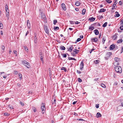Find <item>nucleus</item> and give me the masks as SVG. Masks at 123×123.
Returning <instances> with one entry per match:
<instances>
[{"instance_id": "nucleus-1", "label": "nucleus", "mask_w": 123, "mask_h": 123, "mask_svg": "<svg viewBox=\"0 0 123 123\" xmlns=\"http://www.w3.org/2000/svg\"><path fill=\"white\" fill-rule=\"evenodd\" d=\"M115 71L118 73H120L122 72V69L121 67L116 66L115 67Z\"/></svg>"}, {"instance_id": "nucleus-2", "label": "nucleus", "mask_w": 123, "mask_h": 123, "mask_svg": "<svg viewBox=\"0 0 123 123\" xmlns=\"http://www.w3.org/2000/svg\"><path fill=\"white\" fill-rule=\"evenodd\" d=\"M45 105V104L43 103L41 105V109L42 110V112L43 114L45 113L46 110Z\"/></svg>"}, {"instance_id": "nucleus-3", "label": "nucleus", "mask_w": 123, "mask_h": 123, "mask_svg": "<svg viewBox=\"0 0 123 123\" xmlns=\"http://www.w3.org/2000/svg\"><path fill=\"white\" fill-rule=\"evenodd\" d=\"M111 54L112 53L111 52H107L106 54V57H105V59L106 60H107V59L110 57V56L111 55Z\"/></svg>"}, {"instance_id": "nucleus-4", "label": "nucleus", "mask_w": 123, "mask_h": 123, "mask_svg": "<svg viewBox=\"0 0 123 123\" xmlns=\"http://www.w3.org/2000/svg\"><path fill=\"white\" fill-rule=\"evenodd\" d=\"M44 28L45 32L47 34H49V33L48 28L47 26L46 25H44Z\"/></svg>"}, {"instance_id": "nucleus-5", "label": "nucleus", "mask_w": 123, "mask_h": 123, "mask_svg": "<svg viewBox=\"0 0 123 123\" xmlns=\"http://www.w3.org/2000/svg\"><path fill=\"white\" fill-rule=\"evenodd\" d=\"M84 65V62L83 61H81L80 64V69L82 70L83 69V67Z\"/></svg>"}, {"instance_id": "nucleus-6", "label": "nucleus", "mask_w": 123, "mask_h": 123, "mask_svg": "<svg viewBox=\"0 0 123 123\" xmlns=\"http://www.w3.org/2000/svg\"><path fill=\"white\" fill-rule=\"evenodd\" d=\"M98 40V39L96 38H91L92 42H96Z\"/></svg>"}, {"instance_id": "nucleus-7", "label": "nucleus", "mask_w": 123, "mask_h": 123, "mask_svg": "<svg viewBox=\"0 0 123 123\" xmlns=\"http://www.w3.org/2000/svg\"><path fill=\"white\" fill-rule=\"evenodd\" d=\"M61 7L62 8V9L64 11H66V8L65 7V4L63 3H62L61 5Z\"/></svg>"}, {"instance_id": "nucleus-8", "label": "nucleus", "mask_w": 123, "mask_h": 123, "mask_svg": "<svg viewBox=\"0 0 123 123\" xmlns=\"http://www.w3.org/2000/svg\"><path fill=\"white\" fill-rule=\"evenodd\" d=\"M106 9L104 8H102L100 9V10L98 11V12L99 13H101L102 12H105L106 11Z\"/></svg>"}, {"instance_id": "nucleus-9", "label": "nucleus", "mask_w": 123, "mask_h": 123, "mask_svg": "<svg viewBox=\"0 0 123 123\" xmlns=\"http://www.w3.org/2000/svg\"><path fill=\"white\" fill-rule=\"evenodd\" d=\"M73 46L71 45L70 46L69 48H67L68 51H70V52H72L73 49Z\"/></svg>"}, {"instance_id": "nucleus-10", "label": "nucleus", "mask_w": 123, "mask_h": 123, "mask_svg": "<svg viewBox=\"0 0 123 123\" xmlns=\"http://www.w3.org/2000/svg\"><path fill=\"white\" fill-rule=\"evenodd\" d=\"M27 26L28 28L30 29L31 27V24L29 20H28L27 21Z\"/></svg>"}, {"instance_id": "nucleus-11", "label": "nucleus", "mask_w": 123, "mask_h": 123, "mask_svg": "<svg viewBox=\"0 0 123 123\" xmlns=\"http://www.w3.org/2000/svg\"><path fill=\"white\" fill-rule=\"evenodd\" d=\"M117 34H115V35H113L112 36V38L113 39V40H115L117 37Z\"/></svg>"}, {"instance_id": "nucleus-12", "label": "nucleus", "mask_w": 123, "mask_h": 123, "mask_svg": "<svg viewBox=\"0 0 123 123\" xmlns=\"http://www.w3.org/2000/svg\"><path fill=\"white\" fill-rule=\"evenodd\" d=\"M6 16L7 17V19L8 20L9 19V11H8L6 12Z\"/></svg>"}, {"instance_id": "nucleus-13", "label": "nucleus", "mask_w": 123, "mask_h": 123, "mask_svg": "<svg viewBox=\"0 0 123 123\" xmlns=\"http://www.w3.org/2000/svg\"><path fill=\"white\" fill-rule=\"evenodd\" d=\"M94 32L96 35H97L99 34V32L97 29H95L94 31Z\"/></svg>"}, {"instance_id": "nucleus-14", "label": "nucleus", "mask_w": 123, "mask_h": 123, "mask_svg": "<svg viewBox=\"0 0 123 123\" xmlns=\"http://www.w3.org/2000/svg\"><path fill=\"white\" fill-rule=\"evenodd\" d=\"M115 46L114 44H112L110 45V49L111 50H113L115 48Z\"/></svg>"}, {"instance_id": "nucleus-15", "label": "nucleus", "mask_w": 123, "mask_h": 123, "mask_svg": "<svg viewBox=\"0 0 123 123\" xmlns=\"http://www.w3.org/2000/svg\"><path fill=\"white\" fill-rule=\"evenodd\" d=\"M81 4L80 2L79 1H76L75 3V5L77 6H80Z\"/></svg>"}, {"instance_id": "nucleus-16", "label": "nucleus", "mask_w": 123, "mask_h": 123, "mask_svg": "<svg viewBox=\"0 0 123 123\" xmlns=\"http://www.w3.org/2000/svg\"><path fill=\"white\" fill-rule=\"evenodd\" d=\"M34 43H37V39L36 37V35L34 37Z\"/></svg>"}, {"instance_id": "nucleus-17", "label": "nucleus", "mask_w": 123, "mask_h": 123, "mask_svg": "<svg viewBox=\"0 0 123 123\" xmlns=\"http://www.w3.org/2000/svg\"><path fill=\"white\" fill-rule=\"evenodd\" d=\"M122 42V39H121L118 40L117 41V43H121Z\"/></svg>"}, {"instance_id": "nucleus-18", "label": "nucleus", "mask_w": 123, "mask_h": 123, "mask_svg": "<svg viewBox=\"0 0 123 123\" xmlns=\"http://www.w3.org/2000/svg\"><path fill=\"white\" fill-rule=\"evenodd\" d=\"M22 63L24 65L27 64V63L28 64V62H27L26 61L24 60L22 61Z\"/></svg>"}, {"instance_id": "nucleus-19", "label": "nucleus", "mask_w": 123, "mask_h": 123, "mask_svg": "<svg viewBox=\"0 0 123 123\" xmlns=\"http://www.w3.org/2000/svg\"><path fill=\"white\" fill-rule=\"evenodd\" d=\"M115 13H116V14H115V17H118L120 16V15L119 14L118 12H115Z\"/></svg>"}, {"instance_id": "nucleus-20", "label": "nucleus", "mask_w": 123, "mask_h": 123, "mask_svg": "<svg viewBox=\"0 0 123 123\" xmlns=\"http://www.w3.org/2000/svg\"><path fill=\"white\" fill-rule=\"evenodd\" d=\"M97 117L98 118L101 116V114L99 112H98L97 114Z\"/></svg>"}, {"instance_id": "nucleus-21", "label": "nucleus", "mask_w": 123, "mask_h": 123, "mask_svg": "<svg viewBox=\"0 0 123 123\" xmlns=\"http://www.w3.org/2000/svg\"><path fill=\"white\" fill-rule=\"evenodd\" d=\"M60 49L62 50H64L65 49V47L63 46H61L60 47Z\"/></svg>"}, {"instance_id": "nucleus-22", "label": "nucleus", "mask_w": 123, "mask_h": 123, "mask_svg": "<svg viewBox=\"0 0 123 123\" xmlns=\"http://www.w3.org/2000/svg\"><path fill=\"white\" fill-rule=\"evenodd\" d=\"M4 72H1L0 73L1 75V76H2V77H3L5 79L6 78V76H3V75H2L4 73Z\"/></svg>"}, {"instance_id": "nucleus-23", "label": "nucleus", "mask_w": 123, "mask_h": 123, "mask_svg": "<svg viewBox=\"0 0 123 123\" xmlns=\"http://www.w3.org/2000/svg\"><path fill=\"white\" fill-rule=\"evenodd\" d=\"M89 20H90L91 21H94L95 20V18L92 17L90 18H89Z\"/></svg>"}, {"instance_id": "nucleus-24", "label": "nucleus", "mask_w": 123, "mask_h": 123, "mask_svg": "<svg viewBox=\"0 0 123 123\" xmlns=\"http://www.w3.org/2000/svg\"><path fill=\"white\" fill-rule=\"evenodd\" d=\"M86 11V9H83L82 11V14L84 15L85 14Z\"/></svg>"}, {"instance_id": "nucleus-25", "label": "nucleus", "mask_w": 123, "mask_h": 123, "mask_svg": "<svg viewBox=\"0 0 123 123\" xmlns=\"http://www.w3.org/2000/svg\"><path fill=\"white\" fill-rule=\"evenodd\" d=\"M29 64L28 63V64L27 63V64H26L25 65H24L27 68H29L30 67V66Z\"/></svg>"}, {"instance_id": "nucleus-26", "label": "nucleus", "mask_w": 123, "mask_h": 123, "mask_svg": "<svg viewBox=\"0 0 123 123\" xmlns=\"http://www.w3.org/2000/svg\"><path fill=\"white\" fill-rule=\"evenodd\" d=\"M117 7L116 6V5H115L113 4L112 6V9H116L117 8Z\"/></svg>"}, {"instance_id": "nucleus-27", "label": "nucleus", "mask_w": 123, "mask_h": 123, "mask_svg": "<svg viewBox=\"0 0 123 123\" xmlns=\"http://www.w3.org/2000/svg\"><path fill=\"white\" fill-rule=\"evenodd\" d=\"M18 75L19 76V78L20 79V80H22V75L21 74L19 73L18 74Z\"/></svg>"}, {"instance_id": "nucleus-28", "label": "nucleus", "mask_w": 123, "mask_h": 123, "mask_svg": "<svg viewBox=\"0 0 123 123\" xmlns=\"http://www.w3.org/2000/svg\"><path fill=\"white\" fill-rule=\"evenodd\" d=\"M5 11H9L8 9V7L7 5H6L5 6Z\"/></svg>"}, {"instance_id": "nucleus-29", "label": "nucleus", "mask_w": 123, "mask_h": 123, "mask_svg": "<svg viewBox=\"0 0 123 123\" xmlns=\"http://www.w3.org/2000/svg\"><path fill=\"white\" fill-rule=\"evenodd\" d=\"M68 59L69 60H74L75 61H76V60L75 58L72 57H69Z\"/></svg>"}, {"instance_id": "nucleus-30", "label": "nucleus", "mask_w": 123, "mask_h": 123, "mask_svg": "<svg viewBox=\"0 0 123 123\" xmlns=\"http://www.w3.org/2000/svg\"><path fill=\"white\" fill-rule=\"evenodd\" d=\"M74 51V52H75V54H77L78 53L79 50L76 49H75Z\"/></svg>"}, {"instance_id": "nucleus-31", "label": "nucleus", "mask_w": 123, "mask_h": 123, "mask_svg": "<svg viewBox=\"0 0 123 123\" xmlns=\"http://www.w3.org/2000/svg\"><path fill=\"white\" fill-rule=\"evenodd\" d=\"M107 24V22L105 23L103 25V27H106Z\"/></svg>"}, {"instance_id": "nucleus-32", "label": "nucleus", "mask_w": 123, "mask_h": 123, "mask_svg": "<svg viewBox=\"0 0 123 123\" xmlns=\"http://www.w3.org/2000/svg\"><path fill=\"white\" fill-rule=\"evenodd\" d=\"M94 29V28L93 26H89V29L91 31L93 30Z\"/></svg>"}, {"instance_id": "nucleus-33", "label": "nucleus", "mask_w": 123, "mask_h": 123, "mask_svg": "<svg viewBox=\"0 0 123 123\" xmlns=\"http://www.w3.org/2000/svg\"><path fill=\"white\" fill-rule=\"evenodd\" d=\"M115 62H118L119 61L120 59L117 58H115L114 59Z\"/></svg>"}, {"instance_id": "nucleus-34", "label": "nucleus", "mask_w": 123, "mask_h": 123, "mask_svg": "<svg viewBox=\"0 0 123 123\" xmlns=\"http://www.w3.org/2000/svg\"><path fill=\"white\" fill-rule=\"evenodd\" d=\"M101 86L104 88H105L106 87V86L103 83H102L101 85Z\"/></svg>"}, {"instance_id": "nucleus-35", "label": "nucleus", "mask_w": 123, "mask_h": 123, "mask_svg": "<svg viewBox=\"0 0 123 123\" xmlns=\"http://www.w3.org/2000/svg\"><path fill=\"white\" fill-rule=\"evenodd\" d=\"M3 24L1 23H0V28L1 29H2L3 28Z\"/></svg>"}, {"instance_id": "nucleus-36", "label": "nucleus", "mask_w": 123, "mask_h": 123, "mask_svg": "<svg viewBox=\"0 0 123 123\" xmlns=\"http://www.w3.org/2000/svg\"><path fill=\"white\" fill-rule=\"evenodd\" d=\"M106 2L109 4H110L112 2V1L110 0H106Z\"/></svg>"}, {"instance_id": "nucleus-37", "label": "nucleus", "mask_w": 123, "mask_h": 123, "mask_svg": "<svg viewBox=\"0 0 123 123\" xmlns=\"http://www.w3.org/2000/svg\"><path fill=\"white\" fill-rule=\"evenodd\" d=\"M62 55L63 56V57H65L66 58L67 57V55L66 54H64V53H63L62 54Z\"/></svg>"}, {"instance_id": "nucleus-38", "label": "nucleus", "mask_w": 123, "mask_h": 123, "mask_svg": "<svg viewBox=\"0 0 123 123\" xmlns=\"http://www.w3.org/2000/svg\"><path fill=\"white\" fill-rule=\"evenodd\" d=\"M105 38H103V40L102 41V43L103 44H104L105 43Z\"/></svg>"}, {"instance_id": "nucleus-39", "label": "nucleus", "mask_w": 123, "mask_h": 123, "mask_svg": "<svg viewBox=\"0 0 123 123\" xmlns=\"http://www.w3.org/2000/svg\"><path fill=\"white\" fill-rule=\"evenodd\" d=\"M69 22L71 24H74L75 23V22L73 21H70Z\"/></svg>"}, {"instance_id": "nucleus-40", "label": "nucleus", "mask_w": 123, "mask_h": 123, "mask_svg": "<svg viewBox=\"0 0 123 123\" xmlns=\"http://www.w3.org/2000/svg\"><path fill=\"white\" fill-rule=\"evenodd\" d=\"M61 69L62 70H64L65 72L66 71V68L65 67H62L61 68Z\"/></svg>"}, {"instance_id": "nucleus-41", "label": "nucleus", "mask_w": 123, "mask_h": 123, "mask_svg": "<svg viewBox=\"0 0 123 123\" xmlns=\"http://www.w3.org/2000/svg\"><path fill=\"white\" fill-rule=\"evenodd\" d=\"M54 28L55 30H56L59 29V27H54Z\"/></svg>"}, {"instance_id": "nucleus-42", "label": "nucleus", "mask_w": 123, "mask_h": 123, "mask_svg": "<svg viewBox=\"0 0 123 123\" xmlns=\"http://www.w3.org/2000/svg\"><path fill=\"white\" fill-rule=\"evenodd\" d=\"M13 52L14 54H15L16 56L17 55V52L16 50H14L13 51Z\"/></svg>"}, {"instance_id": "nucleus-43", "label": "nucleus", "mask_w": 123, "mask_h": 123, "mask_svg": "<svg viewBox=\"0 0 123 123\" xmlns=\"http://www.w3.org/2000/svg\"><path fill=\"white\" fill-rule=\"evenodd\" d=\"M94 63L96 64H97L99 63V61L98 60H96L94 61Z\"/></svg>"}, {"instance_id": "nucleus-44", "label": "nucleus", "mask_w": 123, "mask_h": 123, "mask_svg": "<svg viewBox=\"0 0 123 123\" xmlns=\"http://www.w3.org/2000/svg\"><path fill=\"white\" fill-rule=\"evenodd\" d=\"M57 20H54L53 21V23H54V25H55L56 24V23H57Z\"/></svg>"}, {"instance_id": "nucleus-45", "label": "nucleus", "mask_w": 123, "mask_h": 123, "mask_svg": "<svg viewBox=\"0 0 123 123\" xmlns=\"http://www.w3.org/2000/svg\"><path fill=\"white\" fill-rule=\"evenodd\" d=\"M78 81L80 82H81L82 81V80L80 78H78Z\"/></svg>"}, {"instance_id": "nucleus-46", "label": "nucleus", "mask_w": 123, "mask_h": 123, "mask_svg": "<svg viewBox=\"0 0 123 123\" xmlns=\"http://www.w3.org/2000/svg\"><path fill=\"white\" fill-rule=\"evenodd\" d=\"M40 59L43 62V56H41L40 57Z\"/></svg>"}, {"instance_id": "nucleus-47", "label": "nucleus", "mask_w": 123, "mask_h": 123, "mask_svg": "<svg viewBox=\"0 0 123 123\" xmlns=\"http://www.w3.org/2000/svg\"><path fill=\"white\" fill-rule=\"evenodd\" d=\"M1 49L3 50V51L5 49V47L3 45H2L1 47Z\"/></svg>"}, {"instance_id": "nucleus-48", "label": "nucleus", "mask_w": 123, "mask_h": 123, "mask_svg": "<svg viewBox=\"0 0 123 123\" xmlns=\"http://www.w3.org/2000/svg\"><path fill=\"white\" fill-rule=\"evenodd\" d=\"M24 47L26 51H27L28 50V48L27 46H24Z\"/></svg>"}, {"instance_id": "nucleus-49", "label": "nucleus", "mask_w": 123, "mask_h": 123, "mask_svg": "<svg viewBox=\"0 0 123 123\" xmlns=\"http://www.w3.org/2000/svg\"><path fill=\"white\" fill-rule=\"evenodd\" d=\"M119 63H118V62H115L114 63V65L116 66V64H117V65H119Z\"/></svg>"}, {"instance_id": "nucleus-50", "label": "nucleus", "mask_w": 123, "mask_h": 123, "mask_svg": "<svg viewBox=\"0 0 123 123\" xmlns=\"http://www.w3.org/2000/svg\"><path fill=\"white\" fill-rule=\"evenodd\" d=\"M103 18V17L102 16H99V19L100 20L102 18Z\"/></svg>"}, {"instance_id": "nucleus-51", "label": "nucleus", "mask_w": 123, "mask_h": 123, "mask_svg": "<svg viewBox=\"0 0 123 123\" xmlns=\"http://www.w3.org/2000/svg\"><path fill=\"white\" fill-rule=\"evenodd\" d=\"M121 25H123V19H122V20L121 21Z\"/></svg>"}, {"instance_id": "nucleus-52", "label": "nucleus", "mask_w": 123, "mask_h": 123, "mask_svg": "<svg viewBox=\"0 0 123 123\" xmlns=\"http://www.w3.org/2000/svg\"><path fill=\"white\" fill-rule=\"evenodd\" d=\"M121 25L120 27V29L121 30H123V25Z\"/></svg>"}, {"instance_id": "nucleus-53", "label": "nucleus", "mask_w": 123, "mask_h": 123, "mask_svg": "<svg viewBox=\"0 0 123 123\" xmlns=\"http://www.w3.org/2000/svg\"><path fill=\"white\" fill-rule=\"evenodd\" d=\"M8 107L11 109H13V108L12 107V106L10 105H8Z\"/></svg>"}, {"instance_id": "nucleus-54", "label": "nucleus", "mask_w": 123, "mask_h": 123, "mask_svg": "<svg viewBox=\"0 0 123 123\" xmlns=\"http://www.w3.org/2000/svg\"><path fill=\"white\" fill-rule=\"evenodd\" d=\"M80 23V22H79L78 21L75 22L74 23V24H78Z\"/></svg>"}, {"instance_id": "nucleus-55", "label": "nucleus", "mask_w": 123, "mask_h": 123, "mask_svg": "<svg viewBox=\"0 0 123 123\" xmlns=\"http://www.w3.org/2000/svg\"><path fill=\"white\" fill-rule=\"evenodd\" d=\"M18 73V72L16 71H14V74H17Z\"/></svg>"}, {"instance_id": "nucleus-56", "label": "nucleus", "mask_w": 123, "mask_h": 123, "mask_svg": "<svg viewBox=\"0 0 123 123\" xmlns=\"http://www.w3.org/2000/svg\"><path fill=\"white\" fill-rule=\"evenodd\" d=\"M94 49H91V50H90L89 51V52H90V53H91L92 52V51H93L94 50Z\"/></svg>"}, {"instance_id": "nucleus-57", "label": "nucleus", "mask_w": 123, "mask_h": 123, "mask_svg": "<svg viewBox=\"0 0 123 123\" xmlns=\"http://www.w3.org/2000/svg\"><path fill=\"white\" fill-rule=\"evenodd\" d=\"M81 40V39L80 38H79L77 39L76 41L77 42H79V41H80Z\"/></svg>"}, {"instance_id": "nucleus-58", "label": "nucleus", "mask_w": 123, "mask_h": 123, "mask_svg": "<svg viewBox=\"0 0 123 123\" xmlns=\"http://www.w3.org/2000/svg\"><path fill=\"white\" fill-rule=\"evenodd\" d=\"M4 115H5L8 116L9 115V114L7 113H4Z\"/></svg>"}, {"instance_id": "nucleus-59", "label": "nucleus", "mask_w": 123, "mask_h": 123, "mask_svg": "<svg viewBox=\"0 0 123 123\" xmlns=\"http://www.w3.org/2000/svg\"><path fill=\"white\" fill-rule=\"evenodd\" d=\"M96 107L97 108H98L99 107V104H96Z\"/></svg>"}, {"instance_id": "nucleus-60", "label": "nucleus", "mask_w": 123, "mask_h": 123, "mask_svg": "<svg viewBox=\"0 0 123 123\" xmlns=\"http://www.w3.org/2000/svg\"><path fill=\"white\" fill-rule=\"evenodd\" d=\"M122 2L121 1H120L119 2V5H122Z\"/></svg>"}, {"instance_id": "nucleus-61", "label": "nucleus", "mask_w": 123, "mask_h": 123, "mask_svg": "<svg viewBox=\"0 0 123 123\" xmlns=\"http://www.w3.org/2000/svg\"><path fill=\"white\" fill-rule=\"evenodd\" d=\"M20 103L22 106H23L24 105V104L23 102H21Z\"/></svg>"}, {"instance_id": "nucleus-62", "label": "nucleus", "mask_w": 123, "mask_h": 123, "mask_svg": "<svg viewBox=\"0 0 123 123\" xmlns=\"http://www.w3.org/2000/svg\"><path fill=\"white\" fill-rule=\"evenodd\" d=\"M77 72L79 74H80L81 73V72H80V71H79L78 70H77Z\"/></svg>"}, {"instance_id": "nucleus-63", "label": "nucleus", "mask_w": 123, "mask_h": 123, "mask_svg": "<svg viewBox=\"0 0 123 123\" xmlns=\"http://www.w3.org/2000/svg\"><path fill=\"white\" fill-rule=\"evenodd\" d=\"M117 1L116 0L114 2L113 4L114 5H116L117 4V3H116Z\"/></svg>"}, {"instance_id": "nucleus-64", "label": "nucleus", "mask_w": 123, "mask_h": 123, "mask_svg": "<svg viewBox=\"0 0 123 123\" xmlns=\"http://www.w3.org/2000/svg\"><path fill=\"white\" fill-rule=\"evenodd\" d=\"M75 10L77 11H79V9L78 8H75Z\"/></svg>"}]
</instances>
